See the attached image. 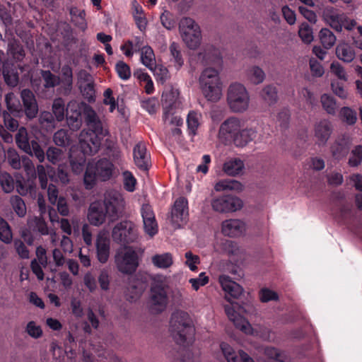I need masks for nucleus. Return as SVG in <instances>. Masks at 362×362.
I'll use <instances>...</instances> for the list:
<instances>
[{"mask_svg":"<svg viewBox=\"0 0 362 362\" xmlns=\"http://www.w3.org/2000/svg\"><path fill=\"white\" fill-rule=\"evenodd\" d=\"M197 60L203 65L214 66L206 67L202 71L199 78V84L206 100L216 103L223 95V84L220 77L222 66L220 51L213 45H207L197 54Z\"/></svg>","mask_w":362,"mask_h":362,"instance_id":"nucleus-1","label":"nucleus"},{"mask_svg":"<svg viewBox=\"0 0 362 362\" xmlns=\"http://www.w3.org/2000/svg\"><path fill=\"white\" fill-rule=\"evenodd\" d=\"M84 119L89 129H83L78 136V145L88 153H96L101 145L103 135V124L94 109L86 103L84 109Z\"/></svg>","mask_w":362,"mask_h":362,"instance_id":"nucleus-2","label":"nucleus"},{"mask_svg":"<svg viewBox=\"0 0 362 362\" xmlns=\"http://www.w3.org/2000/svg\"><path fill=\"white\" fill-rule=\"evenodd\" d=\"M170 331L177 344L185 346L194 340L195 329L189 315L183 311L173 313L170 321Z\"/></svg>","mask_w":362,"mask_h":362,"instance_id":"nucleus-3","label":"nucleus"},{"mask_svg":"<svg viewBox=\"0 0 362 362\" xmlns=\"http://www.w3.org/2000/svg\"><path fill=\"white\" fill-rule=\"evenodd\" d=\"M151 279L149 308L152 313H159L165 310L168 303L166 277L157 274Z\"/></svg>","mask_w":362,"mask_h":362,"instance_id":"nucleus-4","label":"nucleus"},{"mask_svg":"<svg viewBox=\"0 0 362 362\" xmlns=\"http://www.w3.org/2000/svg\"><path fill=\"white\" fill-rule=\"evenodd\" d=\"M114 262L118 272L123 274H132L139 265V256L134 247L124 246L116 251Z\"/></svg>","mask_w":362,"mask_h":362,"instance_id":"nucleus-5","label":"nucleus"},{"mask_svg":"<svg viewBox=\"0 0 362 362\" xmlns=\"http://www.w3.org/2000/svg\"><path fill=\"white\" fill-rule=\"evenodd\" d=\"M179 33L180 37L190 49H197L202 42V32L196 21L189 17L181 18L179 22Z\"/></svg>","mask_w":362,"mask_h":362,"instance_id":"nucleus-6","label":"nucleus"},{"mask_svg":"<svg viewBox=\"0 0 362 362\" xmlns=\"http://www.w3.org/2000/svg\"><path fill=\"white\" fill-rule=\"evenodd\" d=\"M226 313L234 325L246 334L265 338L256 328H253L250 322L243 317L242 314L246 313L247 310L237 303L230 302L225 305Z\"/></svg>","mask_w":362,"mask_h":362,"instance_id":"nucleus-7","label":"nucleus"},{"mask_svg":"<svg viewBox=\"0 0 362 362\" xmlns=\"http://www.w3.org/2000/svg\"><path fill=\"white\" fill-rule=\"evenodd\" d=\"M250 94L245 86L240 83L230 85L227 93V103L232 112L246 111L250 106Z\"/></svg>","mask_w":362,"mask_h":362,"instance_id":"nucleus-8","label":"nucleus"},{"mask_svg":"<svg viewBox=\"0 0 362 362\" xmlns=\"http://www.w3.org/2000/svg\"><path fill=\"white\" fill-rule=\"evenodd\" d=\"M112 236L115 242L125 245L136 242L139 235L136 225L130 221H124L113 228Z\"/></svg>","mask_w":362,"mask_h":362,"instance_id":"nucleus-9","label":"nucleus"},{"mask_svg":"<svg viewBox=\"0 0 362 362\" xmlns=\"http://www.w3.org/2000/svg\"><path fill=\"white\" fill-rule=\"evenodd\" d=\"M107 216L113 221L122 213L126 202L123 195L118 191L110 190L105 194L103 203Z\"/></svg>","mask_w":362,"mask_h":362,"instance_id":"nucleus-10","label":"nucleus"},{"mask_svg":"<svg viewBox=\"0 0 362 362\" xmlns=\"http://www.w3.org/2000/svg\"><path fill=\"white\" fill-rule=\"evenodd\" d=\"M86 103L75 100L69 102L66 106V123L72 131L78 130L83 124L82 114H84Z\"/></svg>","mask_w":362,"mask_h":362,"instance_id":"nucleus-11","label":"nucleus"},{"mask_svg":"<svg viewBox=\"0 0 362 362\" xmlns=\"http://www.w3.org/2000/svg\"><path fill=\"white\" fill-rule=\"evenodd\" d=\"M211 207L218 213H230L240 210L243 207L242 200L235 196L223 195L212 199Z\"/></svg>","mask_w":362,"mask_h":362,"instance_id":"nucleus-12","label":"nucleus"},{"mask_svg":"<svg viewBox=\"0 0 362 362\" xmlns=\"http://www.w3.org/2000/svg\"><path fill=\"white\" fill-rule=\"evenodd\" d=\"M110 239L106 230H100L95 239V253L98 261L101 264L107 262L110 255Z\"/></svg>","mask_w":362,"mask_h":362,"instance_id":"nucleus-13","label":"nucleus"},{"mask_svg":"<svg viewBox=\"0 0 362 362\" xmlns=\"http://www.w3.org/2000/svg\"><path fill=\"white\" fill-rule=\"evenodd\" d=\"M188 202L185 197L178 198L171 211V222L175 228H180L188 219Z\"/></svg>","mask_w":362,"mask_h":362,"instance_id":"nucleus-14","label":"nucleus"},{"mask_svg":"<svg viewBox=\"0 0 362 362\" xmlns=\"http://www.w3.org/2000/svg\"><path fill=\"white\" fill-rule=\"evenodd\" d=\"M243 127V124L240 119L233 117H230L221 124L218 132V137L224 141L229 140L233 141Z\"/></svg>","mask_w":362,"mask_h":362,"instance_id":"nucleus-15","label":"nucleus"},{"mask_svg":"<svg viewBox=\"0 0 362 362\" xmlns=\"http://www.w3.org/2000/svg\"><path fill=\"white\" fill-rule=\"evenodd\" d=\"M145 233L150 237L154 236L158 230L155 214L151 205L144 204L141 209Z\"/></svg>","mask_w":362,"mask_h":362,"instance_id":"nucleus-16","label":"nucleus"},{"mask_svg":"<svg viewBox=\"0 0 362 362\" xmlns=\"http://www.w3.org/2000/svg\"><path fill=\"white\" fill-rule=\"evenodd\" d=\"M107 216L103 202L95 201L92 202L88 208L87 218L89 223L95 226L102 225Z\"/></svg>","mask_w":362,"mask_h":362,"instance_id":"nucleus-17","label":"nucleus"},{"mask_svg":"<svg viewBox=\"0 0 362 362\" xmlns=\"http://www.w3.org/2000/svg\"><path fill=\"white\" fill-rule=\"evenodd\" d=\"M220 349L227 362H255L246 352L243 350L236 352L230 345L226 342L221 343Z\"/></svg>","mask_w":362,"mask_h":362,"instance_id":"nucleus-18","label":"nucleus"},{"mask_svg":"<svg viewBox=\"0 0 362 362\" xmlns=\"http://www.w3.org/2000/svg\"><path fill=\"white\" fill-rule=\"evenodd\" d=\"M163 111L168 114L170 110L181 109L182 100L180 97V91L177 88H170L162 95Z\"/></svg>","mask_w":362,"mask_h":362,"instance_id":"nucleus-19","label":"nucleus"},{"mask_svg":"<svg viewBox=\"0 0 362 362\" xmlns=\"http://www.w3.org/2000/svg\"><path fill=\"white\" fill-rule=\"evenodd\" d=\"M245 231L246 225L240 219H228L221 223V232L226 236L239 237Z\"/></svg>","mask_w":362,"mask_h":362,"instance_id":"nucleus-20","label":"nucleus"},{"mask_svg":"<svg viewBox=\"0 0 362 362\" xmlns=\"http://www.w3.org/2000/svg\"><path fill=\"white\" fill-rule=\"evenodd\" d=\"M325 22L337 32L343 28V22L346 21V15L334 8H327L323 14Z\"/></svg>","mask_w":362,"mask_h":362,"instance_id":"nucleus-21","label":"nucleus"},{"mask_svg":"<svg viewBox=\"0 0 362 362\" xmlns=\"http://www.w3.org/2000/svg\"><path fill=\"white\" fill-rule=\"evenodd\" d=\"M134 161L135 165L143 170H148L150 163V155L147 152L146 144L144 142H139L134 147Z\"/></svg>","mask_w":362,"mask_h":362,"instance_id":"nucleus-22","label":"nucleus"},{"mask_svg":"<svg viewBox=\"0 0 362 362\" xmlns=\"http://www.w3.org/2000/svg\"><path fill=\"white\" fill-rule=\"evenodd\" d=\"M218 282L226 294L233 298H238L243 293V288L236 282L233 281L228 276L222 274L219 276Z\"/></svg>","mask_w":362,"mask_h":362,"instance_id":"nucleus-23","label":"nucleus"},{"mask_svg":"<svg viewBox=\"0 0 362 362\" xmlns=\"http://www.w3.org/2000/svg\"><path fill=\"white\" fill-rule=\"evenodd\" d=\"M332 132V124L329 120L322 119L315 126V139L319 145H325Z\"/></svg>","mask_w":362,"mask_h":362,"instance_id":"nucleus-24","label":"nucleus"},{"mask_svg":"<svg viewBox=\"0 0 362 362\" xmlns=\"http://www.w3.org/2000/svg\"><path fill=\"white\" fill-rule=\"evenodd\" d=\"M21 96L27 117H35L38 112V105L33 93L28 89H24L21 91Z\"/></svg>","mask_w":362,"mask_h":362,"instance_id":"nucleus-25","label":"nucleus"},{"mask_svg":"<svg viewBox=\"0 0 362 362\" xmlns=\"http://www.w3.org/2000/svg\"><path fill=\"white\" fill-rule=\"evenodd\" d=\"M81 151H75L71 149L70 151V165L74 173L78 175L81 174L84 169L85 163L86 161V155H93V153H88L79 146Z\"/></svg>","mask_w":362,"mask_h":362,"instance_id":"nucleus-26","label":"nucleus"},{"mask_svg":"<svg viewBox=\"0 0 362 362\" xmlns=\"http://www.w3.org/2000/svg\"><path fill=\"white\" fill-rule=\"evenodd\" d=\"M93 166L98 177L100 180L106 181L111 177L114 166L108 160H99L97 163H93Z\"/></svg>","mask_w":362,"mask_h":362,"instance_id":"nucleus-27","label":"nucleus"},{"mask_svg":"<svg viewBox=\"0 0 362 362\" xmlns=\"http://www.w3.org/2000/svg\"><path fill=\"white\" fill-rule=\"evenodd\" d=\"M244 168V162L238 158H228L223 165V172L229 176H236L241 174Z\"/></svg>","mask_w":362,"mask_h":362,"instance_id":"nucleus-28","label":"nucleus"},{"mask_svg":"<svg viewBox=\"0 0 362 362\" xmlns=\"http://www.w3.org/2000/svg\"><path fill=\"white\" fill-rule=\"evenodd\" d=\"M202 122V115L199 111L190 110L187 116V125L189 134L194 136Z\"/></svg>","mask_w":362,"mask_h":362,"instance_id":"nucleus-29","label":"nucleus"},{"mask_svg":"<svg viewBox=\"0 0 362 362\" xmlns=\"http://www.w3.org/2000/svg\"><path fill=\"white\" fill-rule=\"evenodd\" d=\"M145 289L144 284L134 278H131L127 287V297L131 301H135L143 293Z\"/></svg>","mask_w":362,"mask_h":362,"instance_id":"nucleus-30","label":"nucleus"},{"mask_svg":"<svg viewBox=\"0 0 362 362\" xmlns=\"http://www.w3.org/2000/svg\"><path fill=\"white\" fill-rule=\"evenodd\" d=\"M336 55L339 59L349 63L354 59L356 54L353 47L349 44L341 43L336 48Z\"/></svg>","mask_w":362,"mask_h":362,"instance_id":"nucleus-31","label":"nucleus"},{"mask_svg":"<svg viewBox=\"0 0 362 362\" xmlns=\"http://www.w3.org/2000/svg\"><path fill=\"white\" fill-rule=\"evenodd\" d=\"M256 136L257 132L255 129L252 128H241L235 139L233 140V142L237 146H244L249 142L252 141L256 137Z\"/></svg>","mask_w":362,"mask_h":362,"instance_id":"nucleus-32","label":"nucleus"},{"mask_svg":"<svg viewBox=\"0 0 362 362\" xmlns=\"http://www.w3.org/2000/svg\"><path fill=\"white\" fill-rule=\"evenodd\" d=\"M151 262L154 267L158 269H168L173 264V255L170 252L156 254L152 256Z\"/></svg>","mask_w":362,"mask_h":362,"instance_id":"nucleus-33","label":"nucleus"},{"mask_svg":"<svg viewBox=\"0 0 362 362\" xmlns=\"http://www.w3.org/2000/svg\"><path fill=\"white\" fill-rule=\"evenodd\" d=\"M141 62L149 70H153L156 62L153 50L150 46H144L141 49Z\"/></svg>","mask_w":362,"mask_h":362,"instance_id":"nucleus-34","label":"nucleus"},{"mask_svg":"<svg viewBox=\"0 0 362 362\" xmlns=\"http://www.w3.org/2000/svg\"><path fill=\"white\" fill-rule=\"evenodd\" d=\"M41 76L43 82V88L49 90L60 83V78L53 74L50 71L41 70Z\"/></svg>","mask_w":362,"mask_h":362,"instance_id":"nucleus-35","label":"nucleus"},{"mask_svg":"<svg viewBox=\"0 0 362 362\" xmlns=\"http://www.w3.org/2000/svg\"><path fill=\"white\" fill-rule=\"evenodd\" d=\"M16 142L19 148L24 152L30 151L28 134L25 127H21L16 135Z\"/></svg>","mask_w":362,"mask_h":362,"instance_id":"nucleus-36","label":"nucleus"},{"mask_svg":"<svg viewBox=\"0 0 362 362\" xmlns=\"http://www.w3.org/2000/svg\"><path fill=\"white\" fill-rule=\"evenodd\" d=\"M60 83L66 90L70 91L73 86V71L70 66L64 65L61 70Z\"/></svg>","mask_w":362,"mask_h":362,"instance_id":"nucleus-37","label":"nucleus"},{"mask_svg":"<svg viewBox=\"0 0 362 362\" xmlns=\"http://www.w3.org/2000/svg\"><path fill=\"white\" fill-rule=\"evenodd\" d=\"M56 118L48 111L41 112L39 117L40 124L47 132H51L56 127Z\"/></svg>","mask_w":362,"mask_h":362,"instance_id":"nucleus-38","label":"nucleus"},{"mask_svg":"<svg viewBox=\"0 0 362 362\" xmlns=\"http://www.w3.org/2000/svg\"><path fill=\"white\" fill-rule=\"evenodd\" d=\"M98 175L94 170L93 163H88L84 174L83 182L87 189H92L95 183Z\"/></svg>","mask_w":362,"mask_h":362,"instance_id":"nucleus-39","label":"nucleus"},{"mask_svg":"<svg viewBox=\"0 0 362 362\" xmlns=\"http://www.w3.org/2000/svg\"><path fill=\"white\" fill-rule=\"evenodd\" d=\"M320 42L325 49H329L334 46L336 42V36L327 28H322L319 33Z\"/></svg>","mask_w":362,"mask_h":362,"instance_id":"nucleus-40","label":"nucleus"},{"mask_svg":"<svg viewBox=\"0 0 362 362\" xmlns=\"http://www.w3.org/2000/svg\"><path fill=\"white\" fill-rule=\"evenodd\" d=\"M247 77L252 83L257 85L264 81L265 74L261 68L254 66L248 69Z\"/></svg>","mask_w":362,"mask_h":362,"instance_id":"nucleus-41","label":"nucleus"},{"mask_svg":"<svg viewBox=\"0 0 362 362\" xmlns=\"http://www.w3.org/2000/svg\"><path fill=\"white\" fill-rule=\"evenodd\" d=\"M170 52L175 67L178 69H180L184 64V59L178 43L173 42L170 45Z\"/></svg>","mask_w":362,"mask_h":362,"instance_id":"nucleus-42","label":"nucleus"},{"mask_svg":"<svg viewBox=\"0 0 362 362\" xmlns=\"http://www.w3.org/2000/svg\"><path fill=\"white\" fill-rule=\"evenodd\" d=\"M4 81L6 84L11 87H15L18 83V74L16 69H10L8 65L4 67L3 71Z\"/></svg>","mask_w":362,"mask_h":362,"instance_id":"nucleus-43","label":"nucleus"},{"mask_svg":"<svg viewBox=\"0 0 362 362\" xmlns=\"http://www.w3.org/2000/svg\"><path fill=\"white\" fill-rule=\"evenodd\" d=\"M349 146L345 143L335 142L331 147L332 156L334 159L340 160L349 153Z\"/></svg>","mask_w":362,"mask_h":362,"instance_id":"nucleus-44","label":"nucleus"},{"mask_svg":"<svg viewBox=\"0 0 362 362\" xmlns=\"http://www.w3.org/2000/svg\"><path fill=\"white\" fill-rule=\"evenodd\" d=\"M46 156L47 160L52 164H57L59 162L65 158L64 152L57 147H49L47 150Z\"/></svg>","mask_w":362,"mask_h":362,"instance_id":"nucleus-45","label":"nucleus"},{"mask_svg":"<svg viewBox=\"0 0 362 362\" xmlns=\"http://www.w3.org/2000/svg\"><path fill=\"white\" fill-rule=\"evenodd\" d=\"M339 117L343 122L349 125L355 124L357 120L356 112L348 107H344L340 110Z\"/></svg>","mask_w":362,"mask_h":362,"instance_id":"nucleus-46","label":"nucleus"},{"mask_svg":"<svg viewBox=\"0 0 362 362\" xmlns=\"http://www.w3.org/2000/svg\"><path fill=\"white\" fill-rule=\"evenodd\" d=\"M321 103L323 109L329 115H334L337 110V103L333 97L328 94L321 96Z\"/></svg>","mask_w":362,"mask_h":362,"instance_id":"nucleus-47","label":"nucleus"},{"mask_svg":"<svg viewBox=\"0 0 362 362\" xmlns=\"http://www.w3.org/2000/svg\"><path fill=\"white\" fill-rule=\"evenodd\" d=\"M261 97L269 105L274 104L277 100L276 88L272 86H265L261 91Z\"/></svg>","mask_w":362,"mask_h":362,"instance_id":"nucleus-48","label":"nucleus"},{"mask_svg":"<svg viewBox=\"0 0 362 362\" xmlns=\"http://www.w3.org/2000/svg\"><path fill=\"white\" fill-rule=\"evenodd\" d=\"M64 101L61 98L53 101L52 112L57 122H62L64 119Z\"/></svg>","mask_w":362,"mask_h":362,"instance_id":"nucleus-49","label":"nucleus"},{"mask_svg":"<svg viewBox=\"0 0 362 362\" xmlns=\"http://www.w3.org/2000/svg\"><path fill=\"white\" fill-rule=\"evenodd\" d=\"M30 227L37 230L41 235H45L49 233L47 225L45 220L41 217H34L28 222Z\"/></svg>","mask_w":362,"mask_h":362,"instance_id":"nucleus-50","label":"nucleus"},{"mask_svg":"<svg viewBox=\"0 0 362 362\" xmlns=\"http://www.w3.org/2000/svg\"><path fill=\"white\" fill-rule=\"evenodd\" d=\"M12 232L8 223L0 217V240L5 243L12 240Z\"/></svg>","mask_w":362,"mask_h":362,"instance_id":"nucleus-51","label":"nucleus"},{"mask_svg":"<svg viewBox=\"0 0 362 362\" xmlns=\"http://www.w3.org/2000/svg\"><path fill=\"white\" fill-rule=\"evenodd\" d=\"M11 204L14 211L19 217H23L26 214V206L23 200L18 196L11 198Z\"/></svg>","mask_w":362,"mask_h":362,"instance_id":"nucleus-52","label":"nucleus"},{"mask_svg":"<svg viewBox=\"0 0 362 362\" xmlns=\"http://www.w3.org/2000/svg\"><path fill=\"white\" fill-rule=\"evenodd\" d=\"M8 51L13 57L17 61L22 60L25 56V51L23 47L16 40L9 43Z\"/></svg>","mask_w":362,"mask_h":362,"instance_id":"nucleus-53","label":"nucleus"},{"mask_svg":"<svg viewBox=\"0 0 362 362\" xmlns=\"http://www.w3.org/2000/svg\"><path fill=\"white\" fill-rule=\"evenodd\" d=\"M103 103L109 106V112H113L117 107V102L113 96V91L111 88H107L103 93Z\"/></svg>","mask_w":362,"mask_h":362,"instance_id":"nucleus-54","label":"nucleus"},{"mask_svg":"<svg viewBox=\"0 0 362 362\" xmlns=\"http://www.w3.org/2000/svg\"><path fill=\"white\" fill-rule=\"evenodd\" d=\"M115 70L119 78L123 81H127L131 77L130 67L122 61H119L116 64Z\"/></svg>","mask_w":362,"mask_h":362,"instance_id":"nucleus-55","label":"nucleus"},{"mask_svg":"<svg viewBox=\"0 0 362 362\" xmlns=\"http://www.w3.org/2000/svg\"><path fill=\"white\" fill-rule=\"evenodd\" d=\"M331 72L341 81H347L348 75L344 67L338 62H334L330 65Z\"/></svg>","mask_w":362,"mask_h":362,"instance_id":"nucleus-56","label":"nucleus"},{"mask_svg":"<svg viewBox=\"0 0 362 362\" xmlns=\"http://www.w3.org/2000/svg\"><path fill=\"white\" fill-rule=\"evenodd\" d=\"M123 183L124 189L130 192H132L136 189V180L133 174L128 170L123 172Z\"/></svg>","mask_w":362,"mask_h":362,"instance_id":"nucleus-57","label":"nucleus"},{"mask_svg":"<svg viewBox=\"0 0 362 362\" xmlns=\"http://www.w3.org/2000/svg\"><path fill=\"white\" fill-rule=\"evenodd\" d=\"M30 151L25 152L31 156H35L40 163L45 160V152L38 142L35 140H31L30 144Z\"/></svg>","mask_w":362,"mask_h":362,"instance_id":"nucleus-58","label":"nucleus"},{"mask_svg":"<svg viewBox=\"0 0 362 362\" xmlns=\"http://www.w3.org/2000/svg\"><path fill=\"white\" fill-rule=\"evenodd\" d=\"M162 25L168 30H172L175 26L174 16L168 10H164L160 16Z\"/></svg>","mask_w":362,"mask_h":362,"instance_id":"nucleus-59","label":"nucleus"},{"mask_svg":"<svg viewBox=\"0 0 362 362\" xmlns=\"http://www.w3.org/2000/svg\"><path fill=\"white\" fill-rule=\"evenodd\" d=\"M5 100L6 103L7 108L11 112H18L21 110V105L19 100L16 97L14 93H8L6 95Z\"/></svg>","mask_w":362,"mask_h":362,"instance_id":"nucleus-60","label":"nucleus"},{"mask_svg":"<svg viewBox=\"0 0 362 362\" xmlns=\"http://www.w3.org/2000/svg\"><path fill=\"white\" fill-rule=\"evenodd\" d=\"M0 184L3 190L9 193L14 189V181L12 177L7 173H1L0 175Z\"/></svg>","mask_w":362,"mask_h":362,"instance_id":"nucleus-61","label":"nucleus"},{"mask_svg":"<svg viewBox=\"0 0 362 362\" xmlns=\"http://www.w3.org/2000/svg\"><path fill=\"white\" fill-rule=\"evenodd\" d=\"M298 35L305 43H310L313 40V30L307 23L300 25Z\"/></svg>","mask_w":362,"mask_h":362,"instance_id":"nucleus-62","label":"nucleus"},{"mask_svg":"<svg viewBox=\"0 0 362 362\" xmlns=\"http://www.w3.org/2000/svg\"><path fill=\"white\" fill-rule=\"evenodd\" d=\"M151 71H153L157 81H159L161 83H164L169 78L168 70L163 65H156V64L153 70Z\"/></svg>","mask_w":362,"mask_h":362,"instance_id":"nucleus-63","label":"nucleus"},{"mask_svg":"<svg viewBox=\"0 0 362 362\" xmlns=\"http://www.w3.org/2000/svg\"><path fill=\"white\" fill-rule=\"evenodd\" d=\"M362 161V146H356L351 151L349 165L351 167L358 166Z\"/></svg>","mask_w":362,"mask_h":362,"instance_id":"nucleus-64","label":"nucleus"}]
</instances>
